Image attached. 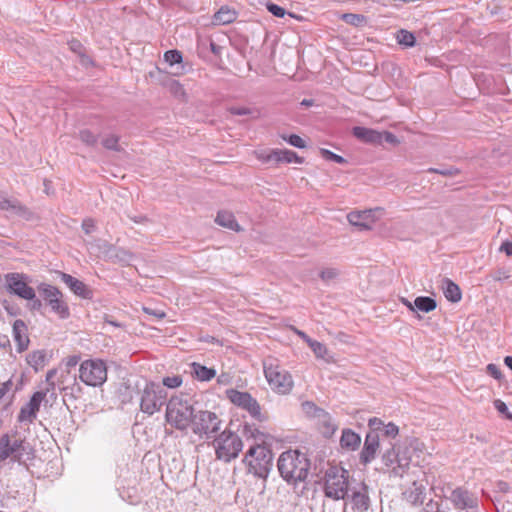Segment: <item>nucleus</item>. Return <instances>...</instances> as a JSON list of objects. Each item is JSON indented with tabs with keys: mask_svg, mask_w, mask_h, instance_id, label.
Wrapping results in <instances>:
<instances>
[{
	"mask_svg": "<svg viewBox=\"0 0 512 512\" xmlns=\"http://www.w3.org/2000/svg\"><path fill=\"white\" fill-rule=\"evenodd\" d=\"M228 111H229V113H231L233 115H238V116L249 115L252 118L259 117V111L257 109H251L248 107L231 106L228 108Z\"/></svg>",
	"mask_w": 512,
	"mask_h": 512,
	"instance_id": "58836bf2",
	"label": "nucleus"
},
{
	"mask_svg": "<svg viewBox=\"0 0 512 512\" xmlns=\"http://www.w3.org/2000/svg\"><path fill=\"white\" fill-rule=\"evenodd\" d=\"M182 54L178 50H168L164 54V60L171 66L182 62Z\"/></svg>",
	"mask_w": 512,
	"mask_h": 512,
	"instance_id": "a19ab883",
	"label": "nucleus"
},
{
	"mask_svg": "<svg viewBox=\"0 0 512 512\" xmlns=\"http://www.w3.org/2000/svg\"><path fill=\"white\" fill-rule=\"evenodd\" d=\"M383 461L385 462V464L388 466V465H391L392 463H394L395 461H397L398 463V468H394V473L396 475H401V473L399 472V469L402 470V472H404V469L406 467H408L409 465V460L406 459V458H400L398 455H395L393 451H387L384 455H383Z\"/></svg>",
	"mask_w": 512,
	"mask_h": 512,
	"instance_id": "cd10ccee",
	"label": "nucleus"
},
{
	"mask_svg": "<svg viewBox=\"0 0 512 512\" xmlns=\"http://www.w3.org/2000/svg\"><path fill=\"white\" fill-rule=\"evenodd\" d=\"M45 353L43 351H33L27 356V363L35 368L38 369L39 366H43L45 361Z\"/></svg>",
	"mask_w": 512,
	"mask_h": 512,
	"instance_id": "e433bc0d",
	"label": "nucleus"
},
{
	"mask_svg": "<svg viewBox=\"0 0 512 512\" xmlns=\"http://www.w3.org/2000/svg\"><path fill=\"white\" fill-rule=\"evenodd\" d=\"M487 372L492 376L494 377L495 379H500L501 376H502V373L499 369V367L496 365V364H488L487 365Z\"/></svg>",
	"mask_w": 512,
	"mask_h": 512,
	"instance_id": "5fc2aeb1",
	"label": "nucleus"
},
{
	"mask_svg": "<svg viewBox=\"0 0 512 512\" xmlns=\"http://www.w3.org/2000/svg\"><path fill=\"white\" fill-rule=\"evenodd\" d=\"M196 411L193 405L182 396L171 397L166 406V421L178 430L192 427Z\"/></svg>",
	"mask_w": 512,
	"mask_h": 512,
	"instance_id": "7ed1b4c3",
	"label": "nucleus"
},
{
	"mask_svg": "<svg viewBox=\"0 0 512 512\" xmlns=\"http://www.w3.org/2000/svg\"><path fill=\"white\" fill-rule=\"evenodd\" d=\"M24 441L16 439L11 442L8 434L0 437V462L10 458L12 462L23 463Z\"/></svg>",
	"mask_w": 512,
	"mask_h": 512,
	"instance_id": "ddd939ff",
	"label": "nucleus"
},
{
	"mask_svg": "<svg viewBox=\"0 0 512 512\" xmlns=\"http://www.w3.org/2000/svg\"><path fill=\"white\" fill-rule=\"evenodd\" d=\"M283 139L294 147H297V148H305L306 147V143H305L304 139H302L300 136H298L296 134L289 135L288 137L283 136Z\"/></svg>",
	"mask_w": 512,
	"mask_h": 512,
	"instance_id": "a18cd8bd",
	"label": "nucleus"
},
{
	"mask_svg": "<svg viewBox=\"0 0 512 512\" xmlns=\"http://www.w3.org/2000/svg\"><path fill=\"white\" fill-rule=\"evenodd\" d=\"M238 13L235 9L227 5L222 6L213 15V24L215 25H228L237 19Z\"/></svg>",
	"mask_w": 512,
	"mask_h": 512,
	"instance_id": "5701e85b",
	"label": "nucleus"
},
{
	"mask_svg": "<svg viewBox=\"0 0 512 512\" xmlns=\"http://www.w3.org/2000/svg\"><path fill=\"white\" fill-rule=\"evenodd\" d=\"M379 435L376 432H368L362 451L360 453V461L362 464L367 465L371 461H373L376 457L377 451L379 449Z\"/></svg>",
	"mask_w": 512,
	"mask_h": 512,
	"instance_id": "dca6fc26",
	"label": "nucleus"
},
{
	"mask_svg": "<svg viewBox=\"0 0 512 512\" xmlns=\"http://www.w3.org/2000/svg\"><path fill=\"white\" fill-rule=\"evenodd\" d=\"M215 222L225 228H228L233 231H240L241 228L239 224L237 223L234 215L227 211H220L218 212Z\"/></svg>",
	"mask_w": 512,
	"mask_h": 512,
	"instance_id": "bb28decb",
	"label": "nucleus"
},
{
	"mask_svg": "<svg viewBox=\"0 0 512 512\" xmlns=\"http://www.w3.org/2000/svg\"><path fill=\"white\" fill-rule=\"evenodd\" d=\"M494 407L500 414H503L507 419L512 420V413L508 411V407L503 401L499 399L495 400Z\"/></svg>",
	"mask_w": 512,
	"mask_h": 512,
	"instance_id": "de8ad7c7",
	"label": "nucleus"
},
{
	"mask_svg": "<svg viewBox=\"0 0 512 512\" xmlns=\"http://www.w3.org/2000/svg\"><path fill=\"white\" fill-rule=\"evenodd\" d=\"M264 375L271 389L278 394H288L293 388V379L275 359L268 358L263 362Z\"/></svg>",
	"mask_w": 512,
	"mask_h": 512,
	"instance_id": "39448f33",
	"label": "nucleus"
},
{
	"mask_svg": "<svg viewBox=\"0 0 512 512\" xmlns=\"http://www.w3.org/2000/svg\"><path fill=\"white\" fill-rule=\"evenodd\" d=\"M500 251L504 252L507 256H512V242H503L500 247Z\"/></svg>",
	"mask_w": 512,
	"mask_h": 512,
	"instance_id": "680f3d73",
	"label": "nucleus"
},
{
	"mask_svg": "<svg viewBox=\"0 0 512 512\" xmlns=\"http://www.w3.org/2000/svg\"><path fill=\"white\" fill-rule=\"evenodd\" d=\"M308 346L313 351L316 358L323 359L326 362L331 361L330 357H328V349L323 343L312 340Z\"/></svg>",
	"mask_w": 512,
	"mask_h": 512,
	"instance_id": "7c9ffc66",
	"label": "nucleus"
},
{
	"mask_svg": "<svg viewBox=\"0 0 512 512\" xmlns=\"http://www.w3.org/2000/svg\"><path fill=\"white\" fill-rule=\"evenodd\" d=\"M428 172L429 173H437V174L447 177V176H454V175L458 174L459 171L456 168H445V169L429 168Z\"/></svg>",
	"mask_w": 512,
	"mask_h": 512,
	"instance_id": "8fccbe9b",
	"label": "nucleus"
},
{
	"mask_svg": "<svg viewBox=\"0 0 512 512\" xmlns=\"http://www.w3.org/2000/svg\"><path fill=\"white\" fill-rule=\"evenodd\" d=\"M277 467L281 477L288 484L296 485L298 482L306 480L310 469V460L306 454L298 450H288L279 456Z\"/></svg>",
	"mask_w": 512,
	"mask_h": 512,
	"instance_id": "f257e3e1",
	"label": "nucleus"
},
{
	"mask_svg": "<svg viewBox=\"0 0 512 512\" xmlns=\"http://www.w3.org/2000/svg\"><path fill=\"white\" fill-rule=\"evenodd\" d=\"M294 332L299 336L301 337L308 345L310 344V342L313 340L311 339L305 332L301 331V330H298L296 328L293 329Z\"/></svg>",
	"mask_w": 512,
	"mask_h": 512,
	"instance_id": "338daca9",
	"label": "nucleus"
},
{
	"mask_svg": "<svg viewBox=\"0 0 512 512\" xmlns=\"http://www.w3.org/2000/svg\"><path fill=\"white\" fill-rule=\"evenodd\" d=\"M266 9L275 17L282 18L284 17L287 12L284 8L280 7L279 5L268 2L266 3Z\"/></svg>",
	"mask_w": 512,
	"mask_h": 512,
	"instance_id": "c03bdc74",
	"label": "nucleus"
},
{
	"mask_svg": "<svg viewBox=\"0 0 512 512\" xmlns=\"http://www.w3.org/2000/svg\"><path fill=\"white\" fill-rule=\"evenodd\" d=\"M352 133L362 142L375 145L382 143V133L377 130L356 126L353 128Z\"/></svg>",
	"mask_w": 512,
	"mask_h": 512,
	"instance_id": "aec40b11",
	"label": "nucleus"
},
{
	"mask_svg": "<svg viewBox=\"0 0 512 512\" xmlns=\"http://www.w3.org/2000/svg\"><path fill=\"white\" fill-rule=\"evenodd\" d=\"M102 145L108 150H113L117 152L123 150L119 144V136L115 134H110L104 137L102 140Z\"/></svg>",
	"mask_w": 512,
	"mask_h": 512,
	"instance_id": "4c0bfd02",
	"label": "nucleus"
},
{
	"mask_svg": "<svg viewBox=\"0 0 512 512\" xmlns=\"http://www.w3.org/2000/svg\"><path fill=\"white\" fill-rule=\"evenodd\" d=\"M46 395L47 391L35 392L30 398V401L21 408L18 415V421H28L29 423H32L36 419L41 402L45 399Z\"/></svg>",
	"mask_w": 512,
	"mask_h": 512,
	"instance_id": "2eb2a0df",
	"label": "nucleus"
},
{
	"mask_svg": "<svg viewBox=\"0 0 512 512\" xmlns=\"http://www.w3.org/2000/svg\"><path fill=\"white\" fill-rule=\"evenodd\" d=\"M437 307L436 301L428 296H419L415 299V311L429 313Z\"/></svg>",
	"mask_w": 512,
	"mask_h": 512,
	"instance_id": "c85d7f7f",
	"label": "nucleus"
},
{
	"mask_svg": "<svg viewBox=\"0 0 512 512\" xmlns=\"http://www.w3.org/2000/svg\"><path fill=\"white\" fill-rule=\"evenodd\" d=\"M349 223L361 230H370L375 222L372 210L352 211L347 215Z\"/></svg>",
	"mask_w": 512,
	"mask_h": 512,
	"instance_id": "f3484780",
	"label": "nucleus"
},
{
	"mask_svg": "<svg viewBox=\"0 0 512 512\" xmlns=\"http://www.w3.org/2000/svg\"><path fill=\"white\" fill-rule=\"evenodd\" d=\"M191 374L200 381H209L215 377L216 371L213 368H208L200 363L193 362L190 365Z\"/></svg>",
	"mask_w": 512,
	"mask_h": 512,
	"instance_id": "a878e982",
	"label": "nucleus"
},
{
	"mask_svg": "<svg viewBox=\"0 0 512 512\" xmlns=\"http://www.w3.org/2000/svg\"><path fill=\"white\" fill-rule=\"evenodd\" d=\"M7 291L21 299H33L35 290L28 285V277L21 273H8L5 275Z\"/></svg>",
	"mask_w": 512,
	"mask_h": 512,
	"instance_id": "f8f14e48",
	"label": "nucleus"
},
{
	"mask_svg": "<svg viewBox=\"0 0 512 512\" xmlns=\"http://www.w3.org/2000/svg\"><path fill=\"white\" fill-rule=\"evenodd\" d=\"M342 20L347 24L359 26L365 22V17L360 14L345 13L342 15Z\"/></svg>",
	"mask_w": 512,
	"mask_h": 512,
	"instance_id": "ea45409f",
	"label": "nucleus"
},
{
	"mask_svg": "<svg viewBox=\"0 0 512 512\" xmlns=\"http://www.w3.org/2000/svg\"><path fill=\"white\" fill-rule=\"evenodd\" d=\"M455 509L467 510V512H479L478 497L463 487L451 489L448 496H445Z\"/></svg>",
	"mask_w": 512,
	"mask_h": 512,
	"instance_id": "9b49d317",
	"label": "nucleus"
},
{
	"mask_svg": "<svg viewBox=\"0 0 512 512\" xmlns=\"http://www.w3.org/2000/svg\"><path fill=\"white\" fill-rule=\"evenodd\" d=\"M381 133H382V141L384 140L387 143H390L392 145H397L399 143V140L393 133L388 132V131L381 132Z\"/></svg>",
	"mask_w": 512,
	"mask_h": 512,
	"instance_id": "4d7b16f0",
	"label": "nucleus"
},
{
	"mask_svg": "<svg viewBox=\"0 0 512 512\" xmlns=\"http://www.w3.org/2000/svg\"><path fill=\"white\" fill-rule=\"evenodd\" d=\"M425 486L422 483L414 481L412 485L403 493L407 502L414 506L423 504L425 499Z\"/></svg>",
	"mask_w": 512,
	"mask_h": 512,
	"instance_id": "412c9836",
	"label": "nucleus"
},
{
	"mask_svg": "<svg viewBox=\"0 0 512 512\" xmlns=\"http://www.w3.org/2000/svg\"><path fill=\"white\" fill-rule=\"evenodd\" d=\"M95 223L92 219L88 218L83 220L82 222V229L86 234H90L94 231Z\"/></svg>",
	"mask_w": 512,
	"mask_h": 512,
	"instance_id": "13d9d810",
	"label": "nucleus"
},
{
	"mask_svg": "<svg viewBox=\"0 0 512 512\" xmlns=\"http://www.w3.org/2000/svg\"><path fill=\"white\" fill-rule=\"evenodd\" d=\"M56 373L57 371L55 369H51L46 374V382L48 383V388L45 391H47V393L50 390L53 391L55 389V383L53 382V378L55 377Z\"/></svg>",
	"mask_w": 512,
	"mask_h": 512,
	"instance_id": "864d4df0",
	"label": "nucleus"
},
{
	"mask_svg": "<svg viewBox=\"0 0 512 512\" xmlns=\"http://www.w3.org/2000/svg\"><path fill=\"white\" fill-rule=\"evenodd\" d=\"M349 472L344 468L331 466L324 475V494L332 500L348 497Z\"/></svg>",
	"mask_w": 512,
	"mask_h": 512,
	"instance_id": "20e7f679",
	"label": "nucleus"
},
{
	"mask_svg": "<svg viewBox=\"0 0 512 512\" xmlns=\"http://www.w3.org/2000/svg\"><path fill=\"white\" fill-rule=\"evenodd\" d=\"M80 380L88 386L100 387L107 380V366L98 359L85 360L79 368Z\"/></svg>",
	"mask_w": 512,
	"mask_h": 512,
	"instance_id": "6e6552de",
	"label": "nucleus"
},
{
	"mask_svg": "<svg viewBox=\"0 0 512 512\" xmlns=\"http://www.w3.org/2000/svg\"><path fill=\"white\" fill-rule=\"evenodd\" d=\"M442 290L444 296L450 302L457 303L462 298L459 286L448 278L442 280Z\"/></svg>",
	"mask_w": 512,
	"mask_h": 512,
	"instance_id": "b1692460",
	"label": "nucleus"
},
{
	"mask_svg": "<svg viewBox=\"0 0 512 512\" xmlns=\"http://www.w3.org/2000/svg\"><path fill=\"white\" fill-rule=\"evenodd\" d=\"M399 433L398 427L390 422L384 426V435L387 437L395 438Z\"/></svg>",
	"mask_w": 512,
	"mask_h": 512,
	"instance_id": "603ef678",
	"label": "nucleus"
},
{
	"mask_svg": "<svg viewBox=\"0 0 512 512\" xmlns=\"http://www.w3.org/2000/svg\"><path fill=\"white\" fill-rule=\"evenodd\" d=\"M13 383L12 380L9 379L1 384L0 386V400L10 391Z\"/></svg>",
	"mask_w": 512,
	"mask_h": 512,
	"instance_id": "bf43d9fd",
	"label": "nucleus"
},
{
	"mask_svg": "<svg viewBox=\"0 0 512 512\" xmlns=\"http://www.w3.org/2000/svg\"><path fill=\"white\" fill-rule=\"evenodd\" d=\"M39 293L43 296L44 300L48 303L52 302V300L62 298V293L58 290V288L48 285V284H41L38 287Z\"/></svg>",
	"mask_w": 512,
	"mask_h": 512,
	"instance_id": "c756f323",
	"label": "nucleus"
},
{
	"mask_svg": "<svg viewBox=\"0 0 512 512\" xmlns=\"http://www.w3.org/2000/svg\"><path fill=\"white\" fill-rule=\"evenodd\" d=\"M256 157L263 163L279 164L278 149L256 152Z\"/></svg>",
	"mask_w": 512,
	"mask_h": 512,
	"instance_id": "2f4dec72",
	"label": "nucleus"
},
{
	"mask_svg": "<svg viewBox=\"0 0 512 512\" xmlns=\"http://www.w3.org/2000/svg\"><path fill=\"white\" fill-rule=\"evenodd\" d=\"M360 436L351 429H344L340 438V445L344 449L356 450L360 446Z\"/></svg>",
	"mask_w": 512,
	"mask_h": 512,
	"instance_id": "393cba45",
	"label": "nucleus"
},
{
	"mask_svg": "<svg viewBox=\"0 0 512 512\" xmlns=\"http://www.w3.org/2000/svg\"><path fill=\"white\" fill-rule=\"evenodd\" d=\"M10 347V340L8 336L0 334V349Z\"/></svg>",
	"mask_w": 512,
	"mask_h": 512,
	"instance_id": "69168bd1",
	"label": "nucleus"
},
{
	"mask_svg": "<svg viewBox=\"0 0 512 512\" xmlns=\"http://www.w3.org/2000/svg\"><path fill=\"white\" fill-rule=\"evenodd\" d=\"M213 446L217 459L230 462L238 457L243 448V442L236 433L225 430L214 439Z\"/></svg>",
	"mask_w": 512,
	"mask_h": 512,
	"instance_id": "423d86ee",
	"label": "nucleus"
},
{
	"mask_svg": "<svg viewBox=\"0 0 512 512\" xmlns=\"http://www.w3.org/2000/svg\"><path fill=\"white\" fill-rule=\"evenodd\" d=\"M0 209L17 216H25L28 212L27 208L17 199L9 198L3 193H0Z\"/></svg>",
	"mask_w": 512,
	"mask_h": 512,
	"instance_id": "4be33fe9",
	"label": "nucleus"
},
{
	"mask_svg": "<svg viewBox=\"0 0 512 512\" xmlns=\"http://www.w3.org/2000/svg\"><path fill=\"white\" fill-rule=\"evenodd\" d=\"M80 140L88 146H94L97 143V136H95L90 130L83 129L79 132Z\"/></svg>",
	"mask_w": 512,
	"mask_h": 512,
	"instance_id": "79ce46f5",
	"label": "nucleus"
},
{
	"mask_svg": "<svg viewBox=\"0 0 512 512\" xmlns=\"http://www.w3.org/2000/svg\"><path fill=\"white\" fill-rule=\"evenodd\" d=\"M60 278L74 294L85 299L90 298L91 290L82 281L63 272L60 273Z\"/></svg>",
	"mask_w": 512,
	"mask_h": 512,
	"instance_id": "6ab92c4d",
	"label": "nucleus"
},
{
	"mask_svg": "<svg viewBox=\"0 0 512 512\" xmlns=\"http://www.w3.org/2000/svg\"><path fill=\"white\" fill-rule=\"evenodd\" d=\"M143 311L146 314L153 315V316H155L157 318H160V319L165 317V313L163 311H160V310L152 309V308H149V307H144Z\"/></svg>",
	"mask_w": 512,
	"mask_h": 512,
	"instance_id": "052dcab7",
	"label": "nucleus"
},
{
	"mask_svg": "<svg viewBox=\"0 0 512 512\" xmlns=\"http://www.w3.org/2000/svg\"><path fill=\"white\" fill-rule=\"evenodd\" d=\"M221 420L217 414L207 410H199L194 416L192 431L199 435L211 439L220 429Z\"/></svg>",
	"mask_w": 512,
	"mask_h": 512,
	"instance_id": "1a4fd4ad",
	"label": "nucleus"
},
{
	"mask_svg": "<svg viewBox=\"0 0 512 512\" xmlns=\"http://www.w3.org/2000/svg\"><path fill=\"white\" fill-rule=\"evenodd\" d=\"M51 307L52 311L60 316V318L65 319L69 316V308L67 304L63 301L62 298L52 300V302L48 303Z\"/></svg>",
	"mask_w": 512,
	"mask_h": 512,
	"instance_id": "72a5a7b5",
	"label": "nucleus"
},
{
	"mask_svg": "<svg viewBox=\"0 0 512 512\" xmlns=\"http://www.w3.org/2000/svg\"><path fill=\"white\" fill-rule=\"evenodd\" d=\"M227 397L236 406L246 410L249 414L258 421H264L266 418L261 413V407L257 400L253 398L248 392H241L235 389L227 391Z\"/></svg>",
	"mask_w": 512,
	"mask_h": 512,
	"instance_id": "9d476101",
	"label": "nucleus"
},
{
	"mask_svg": "<svg viewBox=\"0 0 512 512\" xmlns=\"http://www.w3.org/2000/svg\"><path fill=\"white\" fill-rule=\"evenodd\" d=\"M165 85H166L168 91L175 98H177L179 100H185L186 92H185L183 86L177 80L169 79Z\"/></svg>",
	"mask_w": 512,
	"mask_h": 512,
	"instance_id": "473e14b6",
	"label": "nucleus"
},
{
	"mask_svg": "<svg viewBox=\"0 0 512 512\" xmlns=\"http://www.w3.org/2000/svg\"><path fill=\"white\" fill-rule=\"evenodd\" d=\"M79 55H80V62L83 66L88 67L90 65H93V61L88 55L82 54L81 52H79Z\"/></svg>",
	"mask_w": 512,
	"mask_h": 512,
	"instance_id": "0e129e2a",
	"label": "nucleus"
},
{
	"mask_svg": "<svg viewBox=\"0 0 512 512\" xmlns=\"http://www.w3.org/2000/svg\"><path fill=\"white\" fill-rule=\"evenodd\" d=\"M182 384V378L180 376L165 377L163 379V385L168 388H177Z\"/></svg>",
	"mask_w": 512,
	"mask_h": 512,
	"instance_id": "09e8293b",
	"label": "nucleus"
},
{
	"mask_svg": "<svg viewBox=\"0 0 512 512\" xmlns=\"http://www.w3.org/2000/svg\"><path fill=\"white\" fill-rule=\"evenodd\" d=\"M397 41L400 45L408 48V47H413L415 45L416 38L413 33L409 32L407 30L401 29L397 33Z\"/></svg>",
	"mask_w": 512,
	"mask_h": 512,
	"instance_id": "c9c22d12",
	"label": "nucleus"
},
{
	"mask_svg": "<svg viewBox=\"0 0 512 512\" xmlns=\"http://www.w3.org/2000/svg\"><path fill=\"white\" fill-rule=\"evenodd\" d=\"M351 495L349 496L354 510L358 512H366L370 507L369 487L360 482L350 489Z\"/></svg>",
	"mask_w": 512,
	"mask_h": 512,
	"instance_id": "4468645a",
	"label": "nucleus"
},
{
	"mask_svg": "<svg viewBox=\"0 0 512 512\" xmlns=\"http://www.w3.org/2000/svg\"><path fill=\"white\" fill-rule=\"evenodd\" d=\"M437 508H440L439 503L430 500L428 503H426L424 510L425 512H435Z\"/></svg>",
	"mask_w": 512,
	"mask_h": 512,
	"instance_id": "e2e57ef3",
	"label": "nucleus"
},
{
	"mask_svg": "<svg viewBox=\"0 0 512 512\" xmlns=\"http://www.w3.org/2000/svg\"><path fill=\"white\" fill-rule=\"evenodd\" d=\"M339 275V271L336 268H325L320 272V278L324 282L335 279Z\"/></svg>",
	"mask_w": 512,
	"mask_h": 512,
	"instance_id": "49530a36",
	"label": "nucleus"
},
{
	"mask_svg": "<svg viewBox=\"0 0 512 512\" xmlns=\"http://www.w3.org/2000/svg\"><path fill=\"white\" fill-rule=\"evenodd\" d=\"M167 391L163 386L154 382H146L140 399V409L143 413L153 415L165 404Z\"/></svg>",
	"mask_w": 512,
	"mask_h": 512,
	"instance_id": "0eeeda50",
	"label": "nucleus"
},
{
	"mask_svg": "<svg viewBox=\"0 0 512 512\" xmlns=\"http://www.w3.org/2000/svg\"><path fill=\"white\" fill-rule=\"evenodd\" d=\"M279 163H299L303 162V158L298 156L297 153L291 150L278 149Z\"/></svg>",
	"mask_w": 512,
	"mask_h": 512,
	"instance_id": "f704fd0d",
	"label": "nucleus"
},
{
	"mask_svg": "<svg viewBox=\"0 0 512 512\" xmlns=\"http://www.w3.org/2000/svg\"><path fill=\"white\" fill-rule=\"evenodd\" d=\"M27 331V326L23 320L17 319L14 321L13 337L19 353L25 351L29 346L30 340Z\"/></svg>",
	"mask_w": 512,
	"mask_h": 512,
	"instance_id": "a211bd4d",
	"label": "nucleus"
},
{
	"mask_svg": "<svg viewBox=\"0 0 512 512\" xmlns=\"http://www.w3.org/2000/svg\"><path fill=\"white\" fill-rule=\"evenodd\" d=\"M368 425L371 429L370 432L377 433V431L380 430L381 427L383 426V422L380 419L374 417V418L369 419Z\"/></svg>",
	"mask_w": 512,
	"mask_h": 512,
	"instance_id": "6e6d98bb",
	"label": "nucleus"
},
{
	"mask_svg": "<svg viewBox=\"0 0 512 512\" xmlns=\"http://www.w3.org/2000/svg\"><path fill=\"white\" fill-rule=\"evenodd\" d=\"M31 301V309L33 310H39L42 307V303L39 299L36 298V296L33 299H28Z\"/></svg>",
	"mask_w": 512,
	"mask_h": 512,
	"instance_id": "774afa93",
	"label": "nucleus"
},
{
	"mask_svg": "<svg viewBox=\"0 0 512 512\" xmlns=\"http://www.w3.org/2000/svg\"><path fill=\"white\" fill-rule=\"evenodd\" d=\"M491 277L495 281H503L510 277L509 271L504 268H499L496 271L491 273Z\"/></svg>",
	"mask_w": 512,
	"mask_h": 512,
	"instance_id": "3c124183",
	"label": "nucleus"
},
{
	"mask_svg": "<svg viewBox=\"0 0 512 512\" xmlns=\"http://www.w3.org/2000/svg\"><path fill=\"white\" fill-rule=\"evenodd\" d=\"M251 435L255 443L249 447L243 461L247 464L250 473L265 478L270 471L272 461L271 450L265 445L267 436L258 430Z\"/></svg>",
	"mask_w": 512,
	"mask_h": 512,
	"instance_id": "f03ea898",
	"label": "nucleus"
},
{
	"mask_svg": "<svg viewBox=\"0 0 512 512\" xmlns=\"http://www.w3.org/2000/svg\"><path fill=\"white\" fill-rule=\"evenodd\" d=\"M320 153L322 157L328 161H333L338 164H345L347 162L346 159H344L342 156L335 154L330 150L321 149Z\"/></svg>",
	"mask_w": 512,
	"mask_h": 512,
	"instance_id": "37998d69",
	"label": "nucleus"
}]
</instances>
